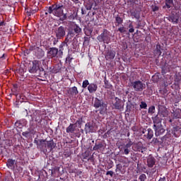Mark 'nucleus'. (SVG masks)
I'll return each mask as SVG.
<instances>
[{
	"label": "nucleus",
	"instance_id": "1",
	"mask_svg": "<svg viewBox=\"0 0 181 181\" xmlns=\"http://www.w3.org/2000/svg\"><path fill=\"white\" fill-rule=\"evenodd\" d=\"M42 63L39 60L33 61V64L28 68L29 73L31 74H34L35 77H40L41 78H38L40 81H45V78H46V71H45V69L40 66Z\"/></svg>",
	"mask_w": 181,
	"mask_h": 181
},
{
	"label": "nucleus",
	"instance_id": "2",
	"mask_svg": "<svg viewBox=\"0 0 181 181\" xmlns=\"http://www.w3.org/2000/svg\"><path fill=\"white\" fill-rule=\"evenodd\" d=\"M153 124V129L155 131L156 136H160V135H163L165 134V127L162 124V116L160 114H158L155 117H152Z\"/></svg>",
	"mask_w": 181,
	"mask_h": 181
},
{
	"label": "nucleus",
	"instance_id": "3",
	"mask_svg": "<svg viewBox=\"0 0 181 181\" xmlns=\"http://www.w3.org/2000/svg\"><path fill=\"white\" fill-rule=\"evenodd\" d=\"M68 25V33L66 35L67 39L71 40L74 36H78L83 33V29H81L80 25L76 23V22L70 21Z\"/></svg>",
	"mask_w": 181,
	"mask_h": 181
},
{
	"label": "nucleus",
	"instance_id": "4",
	"mask_svg": "<svg viewBox=\"0 0 181 181\" xmlns=\"http://www.w3.org/2000/svg\"><path fill=\"white\" fill-rule=\"evenodd\" d=\"M64 8L63 3H56L48 8V13H53L54 16L62 18L63 12H64Z\"/></svg>",
	"mask_w": 181,
	"mask_h": 181
},
{
	"label": "nucleus",
	"instance_id": "5",
	"mask_svg": "<svg viewBox=\"0 0 181 181\" xmlns=\"http://www.w3.org/2000/svg\"><path fill=\"white\" fill-rule=\"evenodd\" d=\"M93 105L96 110L100 108V114H105V110H104V108H107V104H105V102H104V99H103V98H95Z\"/></svg>",
	"mask_w": 181,
	"mask_h": 181
},
{
	"label": "nucleus",
	"instance_id": "6",
	"mask_svg": "<svg viewBox=\"0 0 181 181\" xmlns=\"http://www.w3.org/2000/svg\"><path fill=\"white\" fill-rule=\"evenodd\" d=\"M98 42L106 43L108 45L111 42V37H110V31L107 29H103V33L97 37Z\"/></svg>",
	"mask_w": 181,
	"mask_h": 181
},
{
	"label": "nucleus",
	"instance_id": "7",
	"mask_svg": "<svg viewBox=\"0 0 181 181\" xmlns=\"http://www.w3.org/2000/svg\"><path fill=\"white\" fill-rule=\"evenodd\" d=\"M125 106V100H121L118 97L115 98V101L112 103V108L113 110H119V111H122L124 110V107Z\"/></svg>",
	"mask_w": 181,
	"mask_h": 181
},
{
	"label": "nucleus",
	"instance_id": "8",
	"mask_svg": "<svg viewBox=\"0 0 181 181\" xmlns=\"http://www.w3.org/2000/svg\"><path fill=\"white\" fill-rule=\"evenodd\" d=\"M131 87L134 88V91H144L146 85L141 81H134L131 82Z\"/></svg>",
	"mask_w": 181,
	"mask_h": 181
},
{
	"label": "nucleus",
	"instance_id": "9",
	"mask_svg": "<svg viewBox=\"0 0 181 181\" xmlns=\"http://www.w3.org/2000/svg\"><path fill=\"white\" fill-rule=\"evenodd\" d=\"M55 37L63 39L66 36V27L61 25L54 30Z\"/></svg>",
	"mask_w": 181,
	"mask_h": 181
},
{
	"label": "nucleus",
	"instance_id": "10",
	"mask_svg": "<svg viewBox=\"0 0 181 181\" xmlns=\"http://www.w3.org/2000/svg\"><path fill=\"white\" fill-rule=\"evenodd\" d=\"M47 54L49 59H54L59 57V49L57 47H49Z\"/></svg>",
	"mask_w": 181,
	"mask_h": 181
},
{
	"label": "nucleus",
	"instance_id": "11",
	"mask_svg": "<svg viewBox=\"0 0 181 181\" xmlns=\"http://www.w3.org/2000/svg\"><path fill=\"white\" fill-rule=\"evenodd\" d=\"M35 121L36 122H42V110H35L33 115H30V121Z\"/></svg>",
	"mask_w": 181,
	"mask_h": 181
},
{
	"label": "nucleus",
	"instance_id": "12",
	"mask_svg": "<svg viewBox=\"0 0 181 181\" xmlns=\"http://www.w3.org/2000/svg\"><path fill=\"white\" fill-rule=\"evenodd\" d=\"M166 139H168L167 135L162 136L160 139L154 137L152 139L151 144L154 145V146H160V145H162V144H163Z\"/></svg>",
	"mask_w": 181,
	"mask_h": 181
},
{
	"label": "nucleus",
	"instance_id": "13",
	"mask_svg": "<svg viewBox=\"0 0 181 181\" xmlns=\"http://www.w3.org/2000/svg\"><path fill=\"white\" fill-rule=\"evenodd\" d=\"M171 127H173L172 129V134L175 136V138H179L180 136V132H181V127L180 125L177 126L175 123L171 124Z\"/></svg>",
	"mask_w": 181,
	"mask_h": 181
},
{
	"label": "nucleus",
	"instance_id": "14",
	"mask_svg": "<svg viewBox=\"0 0 181 181\" xmlns=\"http://www.w3.org/2000/svg\"><path fill=\"white\" fill-rule=\"evenodd\" d=\"M38 149H40V151H42V152H43L44 153L49 152L46 139H40L39 141Z\"/></svg>",
	"mask_w": 181,
	"mask_h": 181
},
{
	"label": "nucleus",
	"instance_id": "15",
	"mask_svg": "<svg viewBox=\"0 0 181 181\" xmlns=\"http://www.w3.org/2000/svg\"><path fill=\"white\" fill-rule=\"evenodd\" d=\"M95 127L94 126V122H88L85 124L84 131L86 134H93L94 132Z\"/></svg>",
	"mask_w": 181,
	"mask_h": 181
},
{
	"label": "nucleus",
	"instance_id": "16",
	"mask_svg": "<svg viewBox=\"0 0 181 181\" xmlns=\"http://www.w3.org/2000/svg\"><path fill=\"white\" fill-rule=\"evenodd\" d=\"M115 54H117V52L113 49H108L106 51L105 54V59L107 60L108 62H111V60H114L115 58Z\"/></svg>",
	"mask_w": 181,
	"mask_h": 181
},
{
	"label": "nucleus",
	"instance_id": "17",
	"mask_svg": "<svg viewBox=\"0 0 181 181\" xmlns=\"http://www.w3.org/2000/svg\"><path fill=\"white\" fill-rule=\"evenodd\" d=\"M69 42H70V40H69V38H67V37H66L64 41L63 42H62V44L59 45V49H58V53H59V57H62V54H63V51L64 50V46H69L68 43Z\"/></svg>",
	"mask_w": 181,
	"mask_h": 181
},
{
	"label": "nucleus",
	"instance_id": "18",
	"mask_svg": "<svg viewBox=\"0 0 181 181\" xmlns=\"http://www.w3.org/2000/svg\"><path fill=\"white\" fill-rule=\"evenodd\" d=\"M28 124V121L25 119H21L19 120H17L14 125L16 127V128H19L20 129H22L23 127H26V124Z\"/></svg>",
	"mask_w": 181,
	"mask_h": 181
},
{
	"label": "nucleus",
	"instance_id": "19",
	"mask_svg": "<svg viewBox=\"0 0 181 181\" xmlns=\"http://www.w3.org/2000/svg\"><path fill=\"white\" fill-rule=\"evenodd\" d=\"M146 162L148 168H153L156 163V159H155V157H153L152 155H149L147 158Z\"/></svg>",
	"mask_w": 181,
	"mask_h": 181
},
{
	"label": "nucleus",
	"instance_id": "20",
	"mask_svg": "<svg viewBox=\"0 0 181 181\" xmlns=\"http://www.w3.org/2000/svg\"><path fill=\"white\" fill-rule=\"evenodd\" d=\"M167 19H168L169 22H172V23H175V25L179 23V16H176L175 13L167 17Z\"/></svg>",
	"mask_w": 181,
	"mask_h": 181
},
{
	"label": "nucleus",
	"instance_id": "21",
	"mask_svg": "<svg viewBox=\"0 0 181 181\" xmlns=\"http://www.w3.org/2000/svg\"><path fill=\"white\" fill-rule=\"evenodd\" d=\"M101 149H105V144L103 141H98L95 144L93 151H101Z\"/></svg>",
	"mask_w": 181,
	"mask_h": 181
},
{
	"label": "nucleus",
	"instance_id": "22",
	"mask_svg": "<svg viewBox=\"0 0 181 181\" xmlns=\"http://www.w3.org/2000/svg\"><path fill=\"white\" fill-rule=\"evenodd\" d=\"M47 147L48 148V152H52L54 148H56V143L53 141V139L49 141H46Z\"/></svg>",
	"mask_w": 181,
	"mask_h": 181
},
{
	"label": "nucleus",
	"instance_id": "23",
	"mask_svg": "<svg viewBox=\"0 0 181 181\" xmlns=\"http://www.w3.org/2000/svg\"><path fill=\"white\" fill-rule=\"evenodd\" d=\"M77 128V125L76 124L71 123L68 127H66V133L67 134H74L76 129Z\"/></svg>",
	"mask_w": 181,
	"mask_h": 181
},
{
	"label": "nucleus",
	"instance_id": "24",
	"mask_svg": "<svg viewBox=\"0 0 181 181\" xmlns=\"http://www.w3.org/2000/svg\"><path fill=\"white\" fill-rule=\"evenodd\" d=\"M35 56H36L37 59H42V57H45V51L38 47L37 50L35 51Z\"/></svg>",
	"mask_w": 181,
	"mask_h": 181
},
{
	"label": "nucleus",
	"instance_id": "25",
	"mask_svg": "<svg viewBox=\"0 0 181 181\" xmlns=\"http://www.w3.org/2000/svg\"><path fill=\"white\" fill-rule=\"evenodd\" d=\"M98 86L95 83H90L88 86V90L89 91L90 94H93V93H95Z\"/></svg>",
	"mask_w": 181,
	"mask_h": 181
},
{
	"label": "nucleus",
	"instance_id": "26",
	"mask_svg": "<svg viewBox=\"0 0 181 181\" xmlns=\"http://www.w3.org/2000/svg\"><path fill=\"white\" fill-rule=\"evenodd\" d=\"M162 50H163V48L160 44L158 43L154 49V54H156V56H160V54H162Z\"/></svg>",
	"mask_w": 181,
	"mask_h": 181
},
{
	"label": "nucleus",
	"instance_id": "27",
	"mask_svg": "<svg viewBox=\"0 0 181 181\" xmlns=\"http://www.w3.org/2000/svg\"><path fill=\"white\" fill-rule=\"evenodd\" d=\"M15 163H16V160L12 158H8L7 160L6 166L9 169H15Z\"/></svg>",
	"mask_w": 181,
	"mask_h": 181
},
{
	"label": "nucleus",
	"instance_id": "28",
	"mask_svg": "<svg viewBox=\"0 0 181 181\" xmlns=\"http://www.w3.org/2000/svg\"><path fill=\"white\" fill-rule=\"evenodd\" d=\"M68 94H69V95H71L72 97H74V95H77V94H78V90L77 89V87L74 86L72 88H70L68 90Z\"/></svg>",
	"mask_w": 181,
	"mask_h": 181
},
{
	"label": "nucleus",
	"instance_id": "29",
	"mask_svg": "<svg viewBox=\"0 0 181 181\" xmlns=\"http://www.w3.org/2000/svg\"><path fill=\"white\" fill-rule=\"evenodd\" d=\"M173 0H165V5L163 6V9H170V8H173Z\"/></svg>",
	"mask_w": 181,
	"mask_h": 181
},
{
	"label": "nucleus",
	"instance_id": "30",
	"mask_svg": "<svg viewBox=\"0 0 181 181\" xmlns=\"http://www.w3.org/2000/svg\"><path fill=\"white\" fill-rule=\"evenodd\" d=\"M166 73H170V69L169 68V64L165 63L163 66L161 67V74L165 76Z\"/></svg>",
	"mask_w": 181,
	"mask_h": 181
},
{
	"label": "nucleus",
	"instance_id": "31",
	"mask_svg": "<svg viewBox=\"0 0 181 181\" xmlns=\"http://www.w3.org/2000/svg\"><path fill=\"white\" fill-rule=\"evenodd\" d=\"M172 114L174 119H177L181 117V110L180 109L173 110Z\"/></svg>",
	"mask_w": 181,
	"mask_h": 181
},
{
	"label": "nucleus",
	"instance_id": "32",
	"mask_svg": "<svg viewBox=\"0 0 181 181\" xmlns=\"http://www.w3.org/2000/svg\"><path fill=\"white\" fill-rule=\"evenodd\" d=\"M136 146L137 151L141 153H144L145 151H146V148L144 146V144L141 142H138Z\"/></svg>",
	"mask_w": 181,
	"mask_h": 181
},
{
	"label": "nucleus",
	"instance_id": "33",
	"mask_svg": "<svg viewBox=\"0 0 181 181\" xmlns=\"http://www.w3.org/2000/svg\"><path fill=\"white\" fill-rule=\"evenodd\" d=\"M16 97V100L21 101V103H23V101H26V97L23 95V94L15 93Z\"/></svg>",
	"mask_w": 181,
	"mask_h": 181
},
{
	"label": "nucleus",
	"instance_id": "34",
	"mask_svg": "<svg viewBox=\"0 0 181 181\" xmlns=\"http://www.w3.org/2000/svg\"><path fill=\"white\" fill-rule=\"evenodd\" d=\"M115 23H117V26H119V25L124 23V19L119 15H117L115 16Z\"/></svg>",
	"mask_w": 181,
	"mask_h": 181
},
{
	"label": "nucleus",
	"instance_id": "35",
	"mask_svg": "<svg viewBox=\"0 0 181 181\" xmlns=\"http://www.w3.org/2000/svg\"><path fill=\"white\" fill-rule=\"evenodd\" d=\"M60 168L59 167H54L52 169L49 170V173H50L51 176H53V175H56L57 172H59Z\"/></svg>",
	"mask_w": 181,
	"mask_h": 181
},
{
	"label": "nucleus",
	"instance_id": "36",
	"mask_svg": "<svg viewBox=\"0 0 181 181\" xmlns=\"http://www.w3.org/2000/svg\"><path fill=\"white\" fill-rule=\"evenodd\" d=\"M137 173H140V172H144V170H146V167L145 165H142L141 163H137Z\"/></svg>",
	"mask_w": 181,
	"mask_h": 181
},
{
	"label": "nucleus",
	"instance_id": "37",
	"mask_svg": "<svg viewBox=\"0 0 181 181\" xmlns=\"http://www.w3.org/2000/svg\"><path fill=\"white\" fill-rule=\"evenodd\" d=\"M131 16H134L135 19H139L141 18V16L139 15V13L138 11L130 10Z\"/></svg>",
	"mask_w": 181,
	"mask_h": 181
},
{
	"label": "nucleus",
	"instance_id": "38",
	"mask_svg": "<svg viewBox=\"0 0 181 181\" xmlns=\"http://www.w3.org/2000/svg\"><path fill=\"white\" fill-rule=\"evenodd\" d=\"M12 180V177L11 175H4L0 177V181H11Z\"/></svg>",
	"mask_w": 181,
	"mask_h": 181
},
{
	"label": "nucleus",
	"instance_id": "39",
	"mask_svg": "<svg viewBox=\"0 0 181 181\" xmlns=\"http://www.w3.org/2000/svg\"><path fill=\"white\" fill-rule=\"evenodd\" d=\"M147 139H152L153 138V130L152 129H148Z\"/></svg>",
	"mask_w": 181,
	"mask_h": 181
},
{
	"label": "nucleus",
	"instance_id": "40",
	"mask_svg": "<svg viewBox=\"0 0 181 181\" xmlns=\"http://www.w3.org/2000/svg\"><path fill=\"white\" fill-rule=\"evenodd\" d=\"M93 4H94V1H92L90 3L86 4V5L85 6L86 9L87 11H91V9L93 8Z\"/></svg>",
	"mask_w": 181,
	"mask_h": 181
},
{
	"label": "nucleus",
	"instance_id": "41",
	"mask_svg": "<svg viewBox=\"0 0 181 181\" xmlns=\"http://www.w3.org/2000/svg\"><path fill=\"white\" fill-rule=\"evenodd\" d=\"M168 67L170 69V71H173V70H175V69H177L179 67L177 65L173 63H168Z\"/></svg>",
	"mask_w": 181,
	"mask_h": 181
},
{
	"label": "nucleus",
	"instance_id": "42",
	"mask_svg": "<svg viewBox=\"0 0 181 181\" xmlns=\"http://www.w3.org/2000/svg\"><path fill=\"white\" fill-rule=\"evenodd\" d=\"M104 83H105V88L110 89L111 88V87H112V85L110 83V82L107 80V78H105Z\"/></svg>",
	"mask_w": 181,
	"mask_h": 181
},
{
	"label": "nucleus",
	"instance_id": "43",
	"mask_svg": "<svg viewBox=\"0 0 181 181\" xmlns=\"http://www.w3.org/2000/svg\"><path fill=\"white\" fill-rule=\"evenodd\" d=\"M114 168V161L110 160V162L107 163V166H106V170H110V169H112Z\"/></svg>",
	"mask_w": 181,
	"mask_h": 181
},
{
	"label": "nucleus",
	"instance_id": "44",
	"mask_svg": "<svg viewBox=\"0 0 181 181\" xmlns=\"http://www.w3.org/2000/svg\"><path fill=\"white\" fill-rule=\"evenodd\" d=\"M132 105H134L131 103V101H129L127 105V107H126V108H127L126 111L127 112H130L132 110Z\"/></svg>",
	"mask_w": 181,
	"mask_h": 181
},
{
	"label": "nucleus",
	"instance_id": "45",
	"mask_svg": "<svg viewBox=\"0 0 181 181\" xmlns=\"http://www.w3.org/2000/svg\"><path fill=\"white\" fill-rule=\"evenodd\" d=\"M73 57H71V54H69L66 58V63L68 64H71V61L73 60Z\"/></svg>",
	"mask_w": 181,
	"mask_h": 181
},
{
	"label": "nucleus",
	"instance_id": "46",
	"mask_svg": "<svg viewBox=\"0 0 181 181\" xmlns=\"http://www.w3.org/2000/svg\"><path fill=\"white\" fill-rule=\"evenodd\" d=\"M25 12L28 13V16H30L32 14L36 13V10H32L30 8H25Z\"/></svg>",
	"mask_w": 181,
	"mask_h": 181
},
{
	"label": "nucleus",
	"instance_id": "47",
	"mask_svg": "<svg viewBox=\"0 0 181 181\" xmlns=\"http://www.w3.org/2000/svg\"><path fill=\"white\" fill-rule=\"evenodd\" d=\"M76 125H78L79 128H81V125L83 124V117L78 118L76 122Z\"/></svg>",
	"mask_w": 181,
	"mask_h": 181
},
{
	"label": "nucleus",
	"instance_id": "48",
	"mask_svg": "<svg viewBox=\"0 0 181 181\" xmlns=\"http://www.w3.org/2000/svg\"><path fill=\"white\" fill-rule=\"evenodd\" d=\"M90 86V82H88V80H85L83 81L82 83V88H87Z\"/></svg>",
	"mask_w": 181,
	"mask_h": 181
},
{
	"label": "nucleus",
	"instance_id": "49",
	"mask_svg": "<svg viewBox=\"0 0 181 181\" xmlns=\"http://www.w3.org/2000/svg\"><path fill=\"white\" fill-rule=\"evenodd\" d=\"M176 81H180L181 80V72H176L175 75Z\"/></svg>",
	"mask_w": 181,
	"mask_h": 181
},
{
	"label": "nucleus",
	"instance_id": "50",
	"mask_svg": "<svg viewBox=\"0 0 181 181\" xmlns=\"http://www.w3.org/2000/svg\"><path fill=\"white\" fill-rule=\"evenodd\" d=\"M13 142H15V139L13 140H11V139H8V140H6V144L8 146H13Z\"/></svg>",
	"mask_w": 181,
	"mask_h": 181
},
{
	"label": "nucleus",
	"instance_id": "51",
	"mask_svg": "<svg viewBox=\"0 0 181 181\" xmlns=\"http://www.w3.org/2000/svg\"><path fill=\"white\" fill-rule=\"evenodd\" d=\"M158 104V107L159 110H162V109L165 108V103L162 100H159Z\"/></svg>",
	"mask_w": 181,
	"mask_h": 181
},
{
	"label": "nucleus",
	"instance_id": "52",
	"mask_svg": "<svg viewBox=\"0 0 181 181\" xmlns=\"http://www.w3.org/2000/svg\"><path fill=\"white\" fill-rule=\"evenodd\" d=\"M90 156V151H86L82 153L83 159H87Z\"/></svg>",
	"mask_w": 181,
	"mask_h": 181
},
{
	"label": "nucleus",
	"instance_id": "53",
	"mask_svg": "<svg viewBox=\"0 0 181 181\" xmlns=\"http://www.w3.org/2000/svg\"><path fill=\"white\" fill-rule=\"evenodd\" d=\"M140 108L143 110H146V108H148V105L146 104V103L142 101L140 103Z\"/></svg>",
	"mask_w": 181,
	"mask_h": 181
},
{
	"label": "nucleus",
	"instance_id": "54",
	"mask_svg": "<svg viewBox=\"0 0 181 181\" xmlns=\"http://www.w3.org/2000/svg\"><path fill=\"white\" fill-rule=\"evenodd\" d=\"M60 71V68H59V66H55L52 67V73L56 74L57 73H59Z\"/></svg>",
	"mask_w": 181,
	"mask_h": 181
},
{
	"label": "nucleus",
	"instance_id": "55",
	"mask_svg": "<svg viewBox=\"0 0 181 181\" xmlns=\"http://www.w3.org/2000/svg\"><path fill=\"white\" fill-rule=\"evenodd\" d=\"M151 11L153 12H158V11H159V6H158L151 5Z\"/></svg>",
	"mask_w": 181,
	"mask_h": 181
},
{
	"label": "nucleus",
	"instance_id": "56",
	"mask_svg": "<svg viewBox=\"0 0 181 181\" xmlns=\"http://www.w3.org/2000/svg\"><path fill=\"white\" fill-rule=\"evenodd\" d=\"M139 180L140 181H145L146 180V175L141 174L139 177Z\"/></svg>",
	"mask_w": 181,
	"mask_h": 181
},
{
	"label": "nucleus",
	"instance_id": "57",
	"mask_svg": "<svg viewBox=\"0 0 181 181\" xmlns=\"http://www.w3.org/2000/svg\"><path fill=\"white\" fill-rule=\"evenodd\" d=\"M12 91L16 93V94L19 93V90H18V83H15V84L13 85Z\"/></svg>",
	"mask_w": 181,
	"mask_h": 181
},
{
	"label": "nucleus",
	"instance_id": "58",
	"mask_svg": "<svg viewBox=\"0 0 181 181\" xmlns=\"http://www.w3.org/2000/svg\"><path fill=\"white\" fill-rule=\"evenodd\" d=\"M148 114H155V106L152 105L148 108Z\"/></svg>",
	"mask_w": 181,
	"mask_h": 181
},
{
	"label": "nucleus",
	"instance_id": "59",
	"mask_svg": "<svg viewBox=\"0 0 181 181\" xmlns=\"http://www.w3.org/2000/svg\"><path fill=\"white\" fill-rule=\"evenodd\" d=\"M152 81H153V83H158V81H159V76L153 75L152 76Z\"/></svg>",
	"mask_w": 181,
	"mask_h": 181
},
{
	"label": "nucleus",
	"instance_id": "60",
	"mask_svg": "<svg viewBox=\"0 0 181 181\" xmlns=\"http://www.w3.org/2000/svg\"><path fill=\"white\" fill-rule=\"evenodd\" d=\"M111 134V130H108L106 133L104 134L103 136V139H107Z\"/></svg>",
	"mask_w": 181,
	"mask_h": 181
},
{
	"label": "nucleus",
	"instance_id": "61",
	"mask_svg": "<svg viewBox=\"0 0 181 181\" xmlns=\"http://www.w3.org/2000/svg\"><path fill=\"white\" fill-rule=\"evenodd\" d=\"M23 136H24L25 138H29L30 135V132L29 131H26V132H23L22 133Z\"/></svg>",
	"mask_w": 181,
	"mask_h": 181
},
{
	"label": "nucleus",
	"instance_id": "62",
	"mask_svg": "<svg viewBox=\"0 0 181 181\" xmlns=\"http://www.w3.org/2000/svg\"><path fill=\"white\" fill-rule=\"evenodd\" d=\"M122 170V165L121 163H119L116 165V170L115 172H121V170Z\"/></svg>",
	"mask_w": 181,
	"mask_h": 181
},
{
	"label": "nucleus",
	"instance_id": "63",
	"mask_svg": "<svg viewBox=\"0 0 181 181\" xmlns=\"http://www.w3.org/2000/svg\"><path fill=\"white\" fill-rule=\"evenodd\" d=\"M129 152H131V150L129 148H126L125 147H123V153L124 155H129Z\"/></svg>",
	"mask_w": 181,
	"mask_h": 181
},
{
	"label": "nucleus",
	"instance_id": "64",
	"mask_svg": "<svg viewBox=\"0 0 181 181\" xmlns=\"http://www.w3.org/2000/svg\"><path fill=\"white\" fill-rule=\"evenodd\" d=\"M160 94H162L163 95H166L168 94V89L164 88L163 90H160Z\"/></svg>",
	"mask_w": 181,
	"mask_h": 181
}]
</instances>
